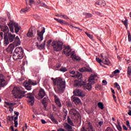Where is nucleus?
<instances>
[{"label":"nucleus","instance_id":"nucleus-1","mask_svg":"<svg viewBox=\"0 0 131 131\" xmlns=\"http://www.w3.org/2000/svg\"><path fill=\"white\" fill-rule=\"evenodd\" d=\"M51 79L53 80L55 85H56V88L55 89V92H59V93H63L65 88H66V82L64 79L58 78L54 79L52 78Z\"/></svg>","mask_w":131,"mask_h":131},{"label":"nucleus","instance_id":"nucleus-2","mask_svg":"<svg viewBox=\"0 0 131 131\" xmlns=\"http://www.w3.org/2000/svg\"><path fill=\"white\" fill-rule=\"evenodd\" d=\"M7 16L10 20L9 23L8 24V26H9L10 31L12 33H18L19 32V30H20V28H19V25L18 24H16L14 22V20L10 19V13H7Z\"/></svg>","mask_w":131,"mask_h":131},{"label":"nucleus","instance_id":"nucleus-3","mask_svg":"<svg viewBox=\"0 0 131 131\" xmlns=\"http://www.w3.org/2000/svg\"><path fill=\"white\" fill-rule=\"evenodd\" d=\"M26 93V92L24 91V89L21 86L14 87L12 92V94L13 95L15 99H22V97H23V96L21 95H24Z\"/></svg>","mask_w":131,"mask_h":131},{"label":"nucleus","instance_id":"nucleus-4","mask_svg":"<svg viewBox=\"0 0 131 131\" xmlns=\"http://www.w3.org/2000/svg\"><path fill=\"white\" fill-rule=\"evenodd\" d=\"M24 57V51H23L22 47L16 48L13 53V59H14L15 61H17V60H21V59H23Z\"/></svg>","mask_w":131,"mask_h":131},{"label":"nucleus","instance_id":"nucleus-5","mask_svg":"<svg viewBox=\"0 0 131 131\" xmlns=\"http://www.w3.org/2000/svg\"><path fill=\"white\" fill-rule=\"evenodd\" d=\"M20 45H21V41H20V38H19V37L17 36L15 37L13 44H10L7 48L6 52L12 54L13 51H14L15 47H18V46H20Z\"/></svg>","mask_w":131,"mask_h":131},{"label":"nucleus","instance_id":"nucleus-6","mask_svg":"<svg viewBox=\"0 0 131 131\" xmlns=\"http://www.w3.org/2000/svg\"><path fill=\"white\" fill-rule=\"evenodd\" d=\"M88 80L89 83L85 84L86 82L84 81L85 84L83 85H84V87L86 90L90 91V90L92 89V85L91 84V83H92V81H93V80H98V76L96 74H92Z\"/></svg>","mask_w":131,"mask_h":131},{"label":"nucleus","instance_id":"nucleus-7","mask_svg":"<svg viewBox=\"0 0 131 131\" xmlns=\"http://www.w3.org/2000/svg\"><path fill=\"white\" fill-rule=\"evenodd\" d=\"M53 50L55 52H59L63 49V42L60 41H53L52 42Z\"/></svg>","mask_w":131,"mask_h":131},{"label":"nucleus","instance_id":"nucleus-8","mask_svg":"<svg viewBox=\"0 0 131 131\" xmlns=\"http://www.w3.org/2000/svg\"><path fill=\"white\" fill-rule=\"evenodd\" d=\"M0 28L1 29V31L3 32L0 33V35L1 37L3 38L4 37V36H7L9 32H10V29H9L8 26L3 25H0Z\"/></svg>","mask_w":131,"mask_h":131},{"label":"nucleus","instance_id":"nucleus-9","mask_svg":"<svg viewBox=\"0 0 131 131\" xmlns=\"http://www.w3.org/2000/svg\"><path fill=\"white\" fill-rule=\"evenodd\" d=\"M37 32L38 35L37 39L38 40V41H41L43 39V33L46 32V29L45 27H41V31L38 30Z\"/></svg>","mask_w":131,"mask_h":131},{"label":"nucleus","instance_id":"nucleus-10","mask_svg":"<svg viewBox=\"0 0 131 131\" xmlns=\"http://www.w3.org/2000/svg\"><path fill=\"white\" fill-rule=\"evenodd\" d=\"M27 98L29 99V103L33 106L34 103V93L33 92L32 93H29L27 94Z\"/></svg>","mask_w":131,"mask_h":131},{"label":"nucleus","instance_id":"nucleus-11","mask_svg":"<svg viewBox=\"0 0 131 131\" xmlns=\"http://www.w3.org/2000/svg\"><path fill=\"white\" fill-rule=\"evenodd\" d=\"M7 38L8 39L10 42H13L14 39H16V35L12 34L11 33H8L7 35Z\"/></svg>","mask_w":131,"mask_h":131},{"label":"nucleus","instance_id":"nucleus-12","mask_svg":"<svg viewBox=\"0 0 131 131\" xmlns=\"http://www.w3.org/2000/svg\"><path fill=\"white\" fill-rule=\"evenodd\" d=\"M87 126L88 127L86 128H84V127H83L81 131H94V127L91 122L88 123Z\"/></svg>","mask_w":131,"mask_h":131},{"label":"nucleus","instance_id":"nucleus-13","mask_svg":"<svg viewBox=\"0 0 131 131\" xmlns=\"http://www.w3.org/2000/svg\"><path fill=\"white\" fill-rule=\"evenodd\" d=\"M70 113H71V114H73V115H74V116H76V118L77 120H78V119L81 120V117H80V115H79L78 114H76L75 109L72 108L70 111Z\"/></svg>","mask_w":131,"mask_h":131},{"label":"nucleus","instance_id":"nucleus-14","mask_svg":"<svg viewBox=\"0 0 131 131\" xmlns=\"http://www.w3.org/2000/svg\"><path fill=\"white\" fill-rule=\"evenodd\" d=\"M85 84L84 81H83L81 80H75L74 86L76 88H80L81 86Z\"/></svg>","mask_w":131,"mask_h":131},{"label":"nucleus","instance_id":"nucleus-15","mask_svg":"<svg viewBox=\"0 0 131 131\" xmlns=\"http://www.w3.org/2000/svg\"><path fill=\"white\" fill-rule=\"evenodd\" d=\"M38 96V100H40L41 99H42V98H43V97L46 96V92H45V90L42 89H40L39 91Z\"/></svg>","mask_w":131,"mask_h":131},{"label":"nucleus","instance_id":"nucleus-16","mask_svg":"<svg viewBox=\"0 0 131 131\" xmlns=\"http://www.w3.org/2000/svg\"><path fill=\"white\" fill-rule=\"evenodd\" d=\"M63 53L66 55V56H69L70 55H71V48L70 47L68 46L65 48L64 50L63 51Z\"/></svg>","mask_w":131,"mask_h":131},{"label":"nucleus","instance_id":"nucleus-17","mask_svg":"<svg viewBox=\"0 0 131 131\" xmlns=\"http://www.w3.org/2000/svg\"><path fill=\"white\" fill-rule=\"evenodd\" d=\"M54 100L58 107L61 108L62 107V103H61V101H60V98L56 95H54Z\"/></svg>","mask_w":131,"mask_h":131},{"label":"nucleus","instance_id":"nucleus-18","mask_svg":"<svg viewBox=\"0 0 131 131\" xmlns=\"http://www.w3.org/2000/svg\"><path fill=\"white\" fill-rule=\"evenodd\" d=\"M14 114L16 115V116L14 117V126L15 127H18V117L19 116V112L14 111Z\"/></svg>","mask_w":131,"mask_h":131},{"label":"nucleus","instance_id":"nucleus-19","mask_svg":"<svg viewBox=\"0 0 131 131\" xmlns=\"http://www.w3.org/2000/svg\"><path fill=\"white\" fill-rule=\"evenodd\" d=\"M95 6L96 7H98V6L104 7V6H106V3L104 0H100L96 3Z\"/></svg>","mask_w":131,"mask_h":131},{"label":"nucleus","instance_id":"nucleus-20","mask_svg":"<svg viewBox=\"0 0 131 131\" xmlns=\"http://www.w3.org/2000/svg\"><path fill=\"white\" fill-rule=\"evenodd\" d=\"M74 54H75V52L73 51L71 55V57L72 60H73L74 61L80 60V58L79 57V56H77L74 55Z\"/></svg>","mask_w":131,"mask_h":131},{"label":"nucleus","instance_id":"nucleus-21","mask_svg":"<svg viewBox=\"0 0 131 131\" xmlns=\"http://www.w3.org/2000/svg\"><path fill=\"white\" fill-rule=\"evenodd\" d=\"M74 96H77L78 97H80L82 95V91L80 90H76L73 92Z\"/></svg>","mask_w":131,"mask_h":131},{"label":"nucleus","instance_id":"nucleus-22","mask_svg":"<svg viewBox=\"0 0 131 131\" xmlns=\"http://www.w3.org/2000/svg\"><path fill=\"white\" fill-rule=\"evenodd\" d=\"M63 126L66 128V131H72V127L68 124L67 123L63 124Z\"/></svg>","mask_w":131,"mask_h":131},{"label":"nucleus","instance_id":"nucleus-23","mask_svg":"<svg viewBox=\"0 0 131 131\" xmlns=\"http://www.w3.org/2000/svg\"><path fill=\"white\" fill-rule=\"evenodd\" d=\"M73 102L75 103L76 105L81 103V101L78 98V97H75L73 98Z\"/></svg>","mask_w":131,"mask_h":131},{"label":"nucleus","instance_id":"nucleus-24","mask_svg":"<svg viewBox=\"0 0 131 131\" xmlns=\"http://www.w3.org/2000/svg\"><path fill=\"white\" fill-rule=\"evenodd\" d=\"M102 63L104 64V65H107L110 66L111 65V62H110V60L106 57H104V58L103 59Z\"/></svg>","mask_w":131,"mask_h":131},{"label":"nucleus","instance_id":"nucleus-25","mask_svg":"<svg viewBox=\"0 0 131 131\" xmlns=\"http://www.w3.org/2000/svg\"><path fill=\"white\" fill-rule=\"evenodd\" d=\"M91 68L88 67H83L79 69V71L80 72H85V71L90 72L91 71Z\"/></svg>","mask_w":131,"mask_h":131},{"label":"nucleus","instance_id":"nucleus-26","mask_svg":"<svg viewBox=\"0 0 131 131\" xmlns=\"http://www.w3.org/2000/svg\"><path fill=\"white\" fill-rule=\"evenodd\" d=\"M24 85L25 86L27 91H31V85L29 84V82H25L24 83Z\"/></svg>","mask_w":131,"mask_h":131},{"label":"nucleus","instance_id":"nucleus-27","mask_svg":"<svg viewBox=\"0 0 131 131\" xmlns=\"http://www.w3.org/2000/svg\"><path fill=\"white\" fill-rule=\"evenodd\" d=\"M4 38L5 39L4 42V45L7 47L9 43H10V41L8 38H7V36H4Z\"/></svg>","mask_w":131,"mask_h":131},{"label":"nucleus","instance_id":"nucleus-28","mask_svg":"<svg viewBox=\"0 0 131 131\" xmlns=\"http://www.w3.org/2000/svg\"><path fill=\"white\" fill-rule=\"evenodd\" d=\"M49 100L48 97H45L43 100H42V103L44 105V107H47V101Z\"/></svg>","mask_w":131,"mask_h":131},{"label":"nucleus","instance_id":"nucleus-29","mask_svg":"<svg viewBox=\"0 0 131 131\" xmlns=\"http://www.w3.org/2000/svg\"><path fill=\"white\" fill-rule=\"evenodd\" d=\"M117 124H115L117 129L119 131H121L122 130V127H121V125H120V122L118 121H117Z\"/></svg>","mask_w":131,"mask_h":131},{"label":"nucleus","instance_id":"nucleus-30","mask_svg":"<svg viewBox=\"0 0 131 131\" xmlns=\"http://www.w3.org/2000/svg\"><path fill=\"white\" fill-rule=\"evenodd\" d=\"M27 36H28V37H32L33 36H34V35L33 34V33L32 32V31L29 30L27 34Z\"/></svg>","mask_w":131,"mask_h":131},{"label":"nucleus","instance_id":"nucleus-31","mask_svg":"<svg viewBox=\"0 0 131 131\" xmlns=\"http://www.w3.org/2000/svg\"><path fill=\"white\" fill-rule=\"evenodd\" d=\"M68 123L70 125H72V126H74V124L73 123V122H72V121L71 120L69 117H68Z\"/></svg>","mask_w":131,"mask_h":131},{"label":"nucleus","instance_id":"nucleus-32","mask_svg":"<svg viewBox=\"0 0 131 131\" xmlns=\"http://www.w3.org/2000/svg\"><path fill=\"white\" fill-rule=\"evenodd\" d=\"M57 21L58 22V23H60V24H68V23H66V21L63 19L58 18Z\"/></svg>","mask_w":131,"mask_h":131},{"label":"nucleus","instance_id":"nucleus-33","mask_svg":"<svg viewBox=\"0 0 131 131\" xmlns=\"http://www.w3.org/2000/svg\"><path fill=\"white\" fill-rule=\"evenodd\" d=\"M51 119L54 124H58L59 122H58L54 117H51Z\"/></svg>","mask_w":131,"mask_h":131},{"label":"nucleus","instance_id":"nucleus-34","mask_svg":"<svg viewBox=\"0 0 131 131\" xmlns=\"http://www.w3.org/2000/svg\"><path fill=\"white\" fill-rule=\"evenodd\" d=\"M5 103L6 105H8V106H10L9 108H11V107H12V106H14V105H16V103H10L8 102H5Z\"/></svg>","mask_w":131,"mask_h":131},{"label":"nucleus","instance_id":"nucleus-35","mask_svg":"<svg viewBox=\"0 0 131 131\" xmlns=\"http://www.w3.org/2000/svg\"><path fill=\"white\" fill-rule=\"evenodd\" d=\"M58 17H60V18H63V19H66V20H68L69 19V17L66 15H58Z\"/></svg>","mask_w":131,"mask_h":131},{"label":"nucleus","instance_id":"nucleus-36","mask_svg":"<svg viewBox=\"0 0 131 131\" xmlns=\"http://www.w3.org/2000/svg\"><path fill=\"white\" fill-rule=\"evenodd\" d=\"M36 46L37 48L39 49H43L45 48V43L44 44H41V45H38V43H36Z\"/></svg>","mask_w":131,"mask_h":131},{"label":"nucleus","instance_id":"nucleus-37","mask_svg":"<svg viewBox=\"0 0 131 131\" xmlns=\"http://www.w3.org/2000/svg\"><path fill=\"white\" fill-rule=\"evenodd\" d=\"M29 9V8H26L25 9H21L20 10L21 14H22L23 13H26V12H27Z\"/></svg>","mask_w":131,"mask_h":131},{"label":"nucleus","instance_id":"nucleus-38","mask_svg":"<svg viewBox=\"0 0 131 131\" xmlns=\"http://www.w3.org/2000/svg\"><path fill=\"white\" fill-rule=\"evenodd\" d=\"M98 107L101 110L104 109V105H103V103L102 102H99L98 104Z\"/></svg>","mask_w":131,"mask_h":131},{"label":"nucleus","instance_id":"nucleus-39","mask_svg":"<svg viewBox=\"0 0 131 131\" xmlns=\"http://www.w3.org/2000/svg\"><path fill=\"white\" fill-rule=\"evenodd\" d=\"M8 120H9V121H13V120H14V119H15V116H8Z\"/></svg>","mask_w":131,"mask_h":131},{"label":"nucleus","instance_id":"nucleus-40","mask_svg":"<svg viewBox=\"0 0 131 131\" xmlns=\"http://www.w3.org/2000/svg\"><path fill=\"white\" fill-rule=\"evenodd\" d=\"M82 77V74H81V73L77 72L76 75V77H77V78H80Z\"/></svg>","mask_w":131,"mask_h":131},{"label":"nucleus","instance_id":"nucleus-41","mask_svg":"<svg viewBox=\"0 0 131 131\" xmlns=\"http://www.w3.org/2000/svg\"><path fill=\"white\" fill-rule=\"evenodd\" d=\"M85 34L87 35V36H88V37H89V38H90L91 39H93V36L90 34H88V32H85Z\"/></svg>","mask_w":131,"mask_h":131},{"label":"nucleus","instance_id":"nucleus-42","mask_svg":"<svg viewBox=\"0 0 131 131\" xmlns=\"http://www.w3.org/2000/svg\"><path fill=\"white\" fill-rule=\"evenodd\" d=\"M122 23L125 25V27H127L128 26V23H127V19H126L125 20L123 21L122 20Z\"/></svg>","mask_w":131,"mask_h":131},{"label":"nucleus","instance_id":"nucleus-43","mask_svg":"<svg viewBox=\"0 0 131 131\" xmlns=\"http://www.w3.org/2000/svg\"><path fill=\"white\" fill-rule=\"evenodd\" d=\"M127 73H128V75H130V74H131V66H130L128 67Z\"/></svg>","mask_w":131,"mask_h":131},{"label":"nucleus","instance_id":"nucleus-44","mask_svg":"<svg viewBox=\"0 0 131 131\" xmlns=\"http://www.w3.org/2000/svg\"><path fill=\"white\" fill-rule=\"evenodd\" d=\"M69 25V26H70V27L71 28H75L76 29H79V30H81H81H81L79 28H78V27H74V26H73L72 25Z\"/></svg>","mask_w":131,"mask_h":131},{"label":"nucleus","instance_id":"nucleus-45","mask_svg":"<svg viewBox=\"0 0 131 131\" xmlns=\"http://www.w3.org/2000/svg\"><path fill=\"white\" fill-rule=\"evenodd\" d=\"M63 112L64 114L65 117H66V116H67V113H68V112H67V110L65 108H63Z\"/></svg>","mask_w":131,"mask_h":131},{"label":"nucleus","instance_id":"nucleus-46","mask_svg":"<svg viewBox=\"0 0 131 131\" xmlns=\"http://www.w3.org/2000/svg\"><path fill=\"white\" fill-rule=\"evenodd\" d=\"M40 6L41 7H43V8H47L48 7V6H47L45 3H42V2H41Z\"/></svg>","mask_w":131,"mask_h":131},{"label":"nucleus","instance_id":"nucleus-47","mask_svg":"<svg viewBox=\"0 0 131 131\" xmlns=\"http://www.w3.org/2000/svg\"><path fill=\"white\" fill-rule=\"evenodd\" d=\"M60 71L61 72H66V71H67V69L66 68H61L60 69Z\"/></svg>","mask_w":131,"mask_h":131},{"label":"nucleus","instance_id":"nucleus-48","mask_svg":"<svg viewBox=\"0 0 131 131\" xmlns=\"http://www.w3.org/2000/svg\"><path fill=\"white\" fill-rule=\"evenodd\" d=\"M3 21L1 23V24H3L4 25V24H6V20L4 18H1L0 19V21Z\"/></svg>","mask_w":131,"mask_h":131},{"label":"nucleus","instance_id":"nucleus-49","mask_svg":"<svg viewBox=\"0 0 131 131\" xmlns=\"http://www.w3.org/2000/svg\"><path fill=\"white\" fill-rule=\"evenodd\" d=\"M27 2H29L30 4H33V3H34V1H33V0H26V3L27 4V5L28 4V3H27Z\"/></svg>","mask_w":131,"mask_h":131},{"label":"nucleus","instance_id":"nucleus-50","mask_svg":"<svg viewBox=\"0 0 131 131\" xmlns=\"http://www.w3.org/2000/svg\"><path fill=\"white\" fill-rule=\"evenodd\" d=\"M115 84L116 88L117 89V90H118V91H119V90H120V86L119 85V84H118L117 82H116Z\"/></svg>","mask_w":131,"mask_h":131},{"label":"nucleus","instance_id":"nucleus-51","mask_svg":"<svg viewBox=\"0 0 131 131\" xmlns=\"http://www.w3.org/2000/svg\"><path fill=\"white\" fill-rule=\"evenodd\" d=\"M85 15L86 16V17H88L89 18H91V17H93V15H92V14L91 13H86Z\"/></svg>","mask_w":131,"mask_h":131},{"label":"nucleus","instance_id":"nucleus-52","mask_svg":"<svg viewBox=\"0 0 131 131\" xmlns=\"http://www.w3.org/2000/svg\"><path fill=\"white\" fill-rule=\"evenodd\" d=\"M96 60L97 61V62H98V63H102V60L99 58H96Z\"/></svg>","mask_w":131,"mask_h":131},{"label":"nucleus","instance_id":"nucleus-53","mask_svg":"<svg viewBox=\"0 0 131 131\" xmlns=\"http://www.w3.org/2000/svg\"><path fill=\"white\" fill-rule=\"evenodd\" d=\"M128 41H131L130 33H128Z\"/></svg>","mask_w":131,"mask_h":131},{"label":"nucleus","instance_id":"nucleus-54","mask_svg":"<svg viewBox=\"0 0 131 131\" xmlns=\"http://www.w3.org/2000/svg\"><path fill=\"white\" fill-rule=\"evenodd\" d=\"M103 123H104V122L103 121H101L98 122L99 126H102V125H103Z\"/></svg>","mask_w":131,"mask_h":131},{"label":"nucleus","instance_id":"nucleus-55","mask_svg":"<svg viewBox=\"0 0 131 131\" xmlns=\"http://www.w3.org/2000/svg\"><path fill=\"white\" fill-rule=\"evenodd\" d=\"M119 72H120V71H119V70L118 69H117L115 71H114V74H116L117 73H119Z\"/></svg>","mask_w":131,"mask_h":131},{"label":"nucleus","instance_id":"nucleus-56","mask_svg":"<svg viewBox=\"0 0 131 131\" xmlns=\"http://www.w3.org/2000/svg\"><path fill=\"white\" fill-rule=\"evenodd\" d=\"M35 2H36L37 5H40V4H41V1H40V0H35Z\"/></svg>","mask_w":131,"mask_h":131},{"label":"nucleus","instance_id":"nucleus-57","mask_svg":"<svg viewBox=\"0 0 131 131\" xmlns=\"http://www.w3.org/2000/svg\"><path fill=\"white\" fill-rule=\"evenodd\" d=\"M102 84L103 85H106V84H107V81L105 80H102Z\"/></svg>","mask_w":131,"mask_h":131},{"label":"nucleus","instance_id":"nucleus-58","mask_svg":"<svg viewBox=\"0 0 131 131\" xmlns=\"http://www.w3.org/2000/svg\"><path fill=\"white\" fill-rule=\"evenodd\" d=\"M105 131H114L113 129L110 127H107Z\"/></svg>","mask_w":131,"mask_h":131},{"label":"nucleus","instance_id":"nucleus-59","mask_svg":"<svg viewBox=\"0 0 131 131\" xmlns=\"http://www.w3.org/2000/svg\"><path fill=\"white\" fill-rule=\"evenodd\" d=\"M31 84H32V85H36V84H37V83L36 82V81L31 82Z\"/></svg>","mask_w":131,"mask_h":131},{"label":"nucleus","instance_id":"nucleus-60","mask_svg":"<svg viewBox=\"0 0 131 131\" xmlns=\"http://www.w3.org/2000/svg\"><path fill=\"white\" fill-rule=\"evenodd\" d=\"M113 97L114 98L115 102H117V100L116 99V96H115L114 94L113 95Z\"/></svg>","mask_w":131,"mask_h":131},{"label":"nucleus","instance_id":"nucleus-61","mask_svg":"<svg viewBox=\"0 0 131 131\" xmlns=\"http://www.w3.org/2000/svg\"><path fill=\"white\" fill-rule=\"evenodd\" d=\"M41 122H42V124H45V123H47V122H46V120L43 119L41 120Z\"/></svg>","mask_w":131,"mask_h":131},{"label":"nucleus","instance_id":"nucleus-62","mask_svg":"<svg viewBox=\"0 0 131 131\" xmlns=\"http://www.w3.org/2000/svg\"><path fill=\"white\" fill-rule=\"evenodd\" d=\"M70 74H73V75H74V74H75V71H71L70 72Z\"/></svg>","mask_w":131,"mask_h":131},{"label":"nucleus","instance_id":"nucleus-63","mask_svg":"<svg viewBox=\"0 0 131 131\" xmlns=\"http://www.w3.org/2000/svg\"><path fill=\"white\" fill-rule=\"evenodd\" d=\"M123 129H124V130H127V128L124 125H123Z\"/></svg>","mask_w":131,"mask_h":131},{"label":"nucleus","instance_id":"nucleus-64","mask_svg":"<svg viewBox=\"0 0 131 131\" xmlns=\"http://www.w3.org/2000/svg\"><path fill=\"white\" fill-rule=\"evenodd\" d=\"M57 131H65V129L63 128H59Z\"/></svg>","mask_w":131,"mask_h":131}]
</instances>
